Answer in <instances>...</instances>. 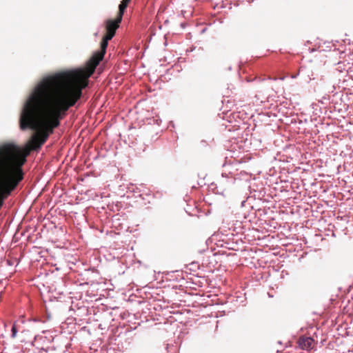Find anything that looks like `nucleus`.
Listing matches in <instances>:
<instances>
[{"label": "nucleus", "instance_id": "423d86ee", "mask_svg": "<svg viewBox=\"0 0 353 353\" xmlns=\"http://www.w3.org/2000/svg\"><path fill=\"white\" fill-rule=\"evenodd\" d=\"M17 328H16V326L15 325H14L12 327V338H14L16 337L17 336Z\"/></svg>", "mask_w": 353, "mask_h": 353}, {"label": "nucleus", "instance_id": "39448f33", "mask_svg": "<svg viewBox=\"0 0 353 353\" xmlns=\"http://www.w3.org/2000/svg\"><path fill=\"white\" fill-rule=\"evenodd\" d=\"M128 4H125V3H121L119 6V12L117 14V17L118 18V21L121 22L122 17L124 13V11L125 8H127Z\"/></svg>", "mask_w": 353, "mask_h": 353}, {"label": "nucleus", "instance_id": "f257e3e1", "mask_svg": "<svg viewBox=\"0 0 353 353\" xmlns=\"http://www.w3.org/2000/svg\"><path fill=\"white\" fill-rule=\"evenodd\" d=\"M81 95L82 90H33L20 117L21 129L37 131L30 141L32 150H38L44 144Z\"/></svg>", "mask_w": 353, "mask_h": 353}, {"label": "nucleus", "instance_id": "f03ea898", "mask_svg": "<svg viewBox=\"0 0 353 353\" xmlns=\"http://www.w3.org/2000/svg\"><path fill=\"white\" fill-rule=\"evenodd\" d=\"M118 18L108 20L106 34L101 42V49L94 52L90 59L82 67L63 70L44 77L34 88H86L89 78L104 57L108 41L114 36L119 27Z\"/></svg>", "mask_w": 353, "mask_h": 353}, {"label": "nucleus", "instance_id": "20e7f679", "mask_svg": "<svg viewBox=\"0 0 353 353\" xmlns=\"http://www.w3.org/2000/svg\"><path fill=\"white\" fill-rule=\"evenodd\" d=\"M299 347L304 350H310L315 345L314 340L310 336H302L298 339Z\"/></svg>", "mask_w": 353, "mask_h": 353}, {"label": "nucleus", "instance_id": "0eeeda50", "mask_svg": "<svg viewBox=\"0 0 353 353\" xmlns=\"http://www.w3.org/2000/svg\"><path fill=\"white\" fill-rule=\"evenodd\" d=\"M130 1V0H123L121 2L125 3V4H128V3Z\"/></svg>", "mask_w": 353, "mask_h": 353}, {"label": "nucleus", "instance_id": "7ed1b4c3", "mask_svg": "<svg viewBox=\"0 0 353 353\" xmlns=\"http://www.w3.org/2000/svg\"><path fill=\"white\" fill-rule=\"evenodd\" d=\"M28 154V150L14 143L0 145V209L4 201L23 181V165Z\"/></svg>", "mask_w": 353, "mask_h": 353}]
</instances>
